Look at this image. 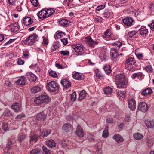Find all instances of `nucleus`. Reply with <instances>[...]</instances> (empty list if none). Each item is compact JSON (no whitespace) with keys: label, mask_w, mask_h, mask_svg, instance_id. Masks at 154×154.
I'll return each mask as SVG.
<instances>
[{"label":"nucleus","mask_w":154,"mask_h":154,"mask_svg":"<svg viewBox=\"0 0 154 154\" xmlns=\"http://www.w3.org/2000/svg\"><path fill=\"white\" fill-rule=\"evenodd\" d=\"M142 74L141 72L136 73L133 74L131 76L133 79H134L137 77L141 78L142 76Z\"/></svg>","instance_id":"c03bdc74"},{"label":"nucleus","mask_w":154,"mask_h":154,"mask_svg":"<svg viewBox=\"0 0 154 154\" xmlns=\"http://www.w3.org/2000/svg\"><path fill=\"white\" fill-rule=\"evenodd\" d=\"M113 139L117 142H122L124 141L123 138L118 134H115L113 137Z\"/></svg>","instance_id":"a878e982"},{"label":"nucleus","mask_w":154,"mask_h":154,"mask_svg":"<svg viewBox=\"0 0 154 154\" xmlns=\"http://www.w3.org/2000/svg\"><path fill=\"white\" fill-rule=\"evenodd\" d=\"M133 136L134 138L137 140L141 139L143 137V135L139 133H136L134 134Z\"/></svg>","instance_id":"473e14b6"},{"label":"nucleus","mask_w":154,"mask_h":154,"mask_svg":"<svg viewBox=\"0 0 154 154\" xmlns=\"http://www.w3.org/2000/svg\"><path fill=\"white\" fill-rule=\"evenodd\" d=\"M33 22L31 19L29 17H25L23 19V23L24 25L26 26H28L31 24Z\"/></svg>","instance_id":"412c9836"},{"label":"nucleus","mask_w":154,"mask_h":154,"mask_svg":"<svg viewBox=\"0 0 154 154\" xmlns=\"http://www.w3.org/2000/svg\"><path fill=\"white\" fill-rule=\"evenodd\" d=\"M72 47V51H74V53L77 55H81L84 53L83 47L80 44L73 45Z\"/></svg>","instance_id":"39448f33"},{"label":"nucleus","mask_w":154,"mask_h":154,"mask_svg":"<svg viewBox=\"0 0 154 154\" xmlns=\"http://www.w3.org/2000/svg\"><path fill=\"white\" fill-rule=\"evenodd\" d=\"M138 109L143 112H145L148 109V105L145 102H141L138 106Z\"/></svg>","instance_id":"0eeeda50"},{"label":"nucleus","mask_w":154,"mask_h":154,"mask_svg":"<svg viewBox=\"0 0 154 154\" xmlns=\"http://www.w3.org/2000/svg\"><path fill=\"white\" fill-rule=\"evenodd\" d=\"M144 69L149 73H152L153 72V69L151 65L147 66L144 68Z\"/></svg>","instance_id":"7c9ffc66"},{"label":"nucleus","mask_w":154,"mask_h":154,"mask_svg":"<svg viewBox=\"0 0 154 154\" xmlns=\"http://www.w3.org/2000/svg\"><path fill=\"white\" fill-rule=\"evenodd\" d=\"M25 135L23 134H20L18 136L17 139L18 140L21 141L25 138Z\"/></svg>","instance_id":"603ef678"},{"label":"nucleus","mask_w":154,"mask_h":154,"mask_svg":"<svg viewBox=\"0 0 154 154\" xmlns=\"http://www.w3.org/2000/svg\"><path fill=\"white\" fill-rule=\"evenodd\" d=\"M51 131L50 130H47L42 132L41 133V135L43 137H45L49 135Z\"/></svg>","instance_id":"a19ab883"},{"label":"nucleus","mask_w":154,"mask_h":154,"mask_svg":"<svg viewBox=\"0 0 154 154\" xmlns=\"http://www.w3.org/2000/svg\"><path fill=\"white\" fill-rule=\"evenodd\" d=\"M59 23L60 26L65 27L68 26L70 23V21L67 19H60L59 20Z\"/></svg>","instance_id":"4468645a"},{"label":"nucleus","mask_w":154,"mask_h":154,"mask_svg":"<svg viewBox=\"0 0 154 154\" xmlns=\"http://www.w3.org/2000/svg\"><path fill=\"white\" fill-rule=\"evenodd\" d=\"M60 53L63 55L66 56L69 54V52L67 51H61Z\"/></svg>","instance_id":"052dcab7"},{"label":"nucleus","mask_w":154,"mask_h":154,"mask_svg":"<svg viewBox=\"0 0 154 154\" xmlns=\"http://www.w3.org/2000/svg\"><path fill=\"white\" fill-rule=\"evenodd\" d=\"M128 106L132 110H134L136 108L135 100L133 99H129L128 101Z\"/></svg>","instance_id":"9d476101"},{"label":"nucleus","mask_w":154,"mask_h":154,"mask_svg":"<svg viewBox=\"0 0 154 154\" xmlns=\"http://www.w3.org/2000/svg\"><path fill=\"white\" fill-rule=\"evenodd\" d=\"M111 34L109 31L107 30L105 32L104 36L105 38H107V36H109Z\"/></svg>","instance_id":"338daca9"},{"label":"nucleus","mask_w":154,"mask_h":154,"mask_svg":"<svg viewBox=\"0 0 154 154\" xmlns=\"http://www.w3.org/2000/svg\"><path fill=\"white\" fill-rule=\"evenodd\" d=\"M38 139V136L34 134L30 137V142L31 143H33L35 142Z\"/></svg>","instance_id":"2f4dec72"},{"label":"nucleus","mask_w":154,"mask_h":154,"mask_svg":"<svg viewBox=\"0 0 154 154\" xmlns=\"http://www.w3.org/2000/svg\"><path fill=\"white\" fill-rule=\"evenodd\" d=\"M105 7V5H100L98 6L96 9V10L97 11H99L103 9Z\"/></svg>","instance_id":"4d7b16f0"},{"label":"nucleus","mask_w":154,"mask_h":154,"mask_svg":"<svg viewBox=\"0 0 154 154\" xmlns=\"http://www.w3.org/2000/svg\"><path fill=\"white\" fill-rule=\"evenodd\" d=\"M145 123L147 127L152 128L154 126V122L153 120H146Z\"/></svg>","instance_id":"bb28decb"},{"label":"nucleus","mask_w":154,"mask_h":154,"mask_svg":"<svg viewBox=\"0 0 154 154\" xmlns=\"http://www.w3.org/2000/svg\"><path fill=\"white\" fill-rule=\"evenodd\" d=\"M46 144L48 147L51 148L55 147L56 146V143L52 139L47 141L46 142Z\"/></svg>","instance_id":"393cba45"},{"label":"nucleus","mask_w":154,"mask_h":154,"mask_svg":"<svg viewBox=\"0 0 154 154\" xmlns=\"http://www.w3.org/2000/svg\"><path fill=\"white\" fill-rule=\"evenodd\" d=\"M31 2L35 6H37L38 5V2L37 0H31Z\"/></svg>","instance_id":"e2e57ef3"},{"label":"nucleus","mask_w":154,"mask_h":154,"mask_svg":"<svg viewBox=\"0 0 154 154\" xmlns=\"http://www.w3.org/2000/svg\"><path fill=\"white\" fill-rule=\"evenodd\" d=\"M153 92L151 88H146L143 89L141 92V94L144 96L151 94Z\"/></svg>","instance_id":"dca6fc26"},{"label":"nucleus","mask_w":154,"mask_h":154,"mask_svg":"<svg viewBox=\"0 0 154 154\" xmlns=\"http://www.w3.org/2000/svg\"><path fill=\"white\" fill-rule=\"evenodd\" d=\"M103 69L106 74L108 75H109L111 72L110 67V66L108 65H105L103 68Z\"/></svg>","instance_id":"f704fd0d"},{"label":"nucleus","mask_w":154,"mask_h":154,"mask_svg":"<svg viewBox=\"0 0 154 154\" xmlns=\"http://www.w3.org/2000/svg\"><path fill=\"white\" fill-rule=\"evenodd\" d=\"M148 30L146 28V27L142 26L137 31V33L138 34L144 37L148 34Z\"/></svg>","instance_id":"6e6552de"},{"label":"nucleus","mask_w":154,"mask_h":154,"mask_svg":"<svg viewBox=\"0 0 154 154\" xmlns=\"http://www.w3.org/2000/svg\"><path fill=\"white\" fill-rule=\"evenodd\" d=\"M21 106L20 104L15 103L12 105L11 108L15 112H17L20 110Z\"/></svg>","instance_id":"5701e85b"},{"label":"nucleus","mask_w":154,"mask_h":154,"mask_svg":"<svg viewBox=\"0 0 154 154\" xmlns=\"http://www.w3.org/2000/svg\"><path fill=\"white\" fill-rule=\"evenodd\" d=\"M29 55L28 54L23 53L22 56V58L24 59H27L29 57Z\"/></svg>","instance_id":"0e129e2a"},{"label":"nucleus","mask_w":154,"mask_h":154,"mask_svg":"<svg viewBox=\"0 0 154 154\" xmlns=\"http://www.w3.org/2000/svg\"><path fill=\"white\" fill-rule=\"evenodd\" d=\"M85 40L86 44L91 47H94L97 43L96 39L94 40L89 36L86 37Z\"/></svg>","instance_id":"423d86ee"},{"label":"nucleus","mask_w":154,"mask_h":154,"mask_svg":"<svg viewBox=\"0 0 154 154\" xmlns=\"http://www.w3.org/2000/svg\"><path fill=\"white\" fill-rule=\"evenodd\" d=\"M61 83L63 87L66 88H68L71 86V83L70 81L65 79L62 80Z\"/></svg>","instance_id":"f3484780"},{"label":"nucleus","mask_w":154,"mask_h":154,"mask_svg":"<svg viewBox=\"0 0 154 154\" xmlns=\"http://www.w3.org/2000/svg\"><path fill=\"white\" fill-rule=\"evenodd\" d=\"M150 29L152 30H154V20L152 21V23L149 25Z\"/></svg>","instance_id":"774afa93"},{"label":"nucleus","mask_w":154,"mask_h":154,"mask_svg":"<svg viewBox=\"0 0 154 154\" xmlns=\"http://www.w3.org/2000/svg\"><path fill=\"white\" fill-rule=\"evenodd\" d=\"M17 62L18 65H21L24 64V61L20 58H18L17 60Z\"/></svg>","instance_id":"6e6d98bb"},{"label":"nucleus","mask_w":154,"mask_h":154,"mask_svg":"<svg viewBox=\"0 0 154 154\" xmlns=\"http://www.w3.org/2000/svg\"><path fill=\"white\" fill-rule=\"evenodd\" d=\"M57 45L56 44H53L51 48V51H54L57 48Z\"/></svg>","instance_id":"69168bd1"},{"label":"nucleus","mask_w":154,"mask_h":154,"mask_svg":"<svg viewBox=\"0 0 154 154\" xmlns=\"http://www.w3.org/2000/svg\"><path fill=\"white\" fill-rule=\"evenodd\" d=\"M87 138L90 141H93L94 140L96 134L95 133L92 134L87 133L86 134Z\"/></svg>","instance_id":"c756f323"},{"label":"nucleus","mask_w":154,"mask_h":154,"mask_svg":"<svg viewBox=\"0 0 154 154\" xmlns=\"http://www.w3.org/2000/svg\"><path fill=\"white\" fill-rule=\"evenodd\" d=\"M61 41L64 45H66L68 43V40L66 38H63L61 39Z\"/></svg>","instance_id":"680f3d73"},{"label":"nucleus","mask_w":154,"mask_h":154,"mask_svg":"<svg viewBox=\"0 0 154 154\" xmlns=\"http://www.w3.org/2000/svg\"><path fill=\"white\" fill-rule=\"evenodd\" d=\"M126 92L125 91H117V94L120 97L124 98L125 96V94Z\"/></svg>","instance_id":"e433bc0d"},{"label":"nucleus","mask_w":154,"mask_h":154,"mask_svg":"<svg viewBox=\"0 0 154 154\" xmlns=\"http://www.w3.org/2000/svg\"><path fill=\"white\" fill-rule=\"evenodd\" d=\"M135 15L137 17H139L140 16H143V12L138 10L135 12Z\"/></svg>","instance_id":"09e8293b"},{"label":"nucleus","mask_w":154,"mask_h":154,"mask_svg":"<svg viewBox=\"0 0 154 154\" xmlns=\"http://www.w3.org/2000/svg\"><path fill=\"white\" fill-rule=\"evenodd\" d=\"M38 40V35L35 33H33L32 35L26 38L25 43L28 45H31L34 43L36 42Z\"/></svg>","instance_id":"7ed1b4c3"},{"label":"nucleus","mask_w":154,"mask_h":154,"mask_svg":"<svg viewBox=\"0 0 154 154\" xmlns=\"http://www.w3.org/2000/svg\"><path fill=\"white\" fill-rule=\"evenodd\" d=\"M72 128V126L69 123H66L63 126L62 129L65 132H68L70 131Z\"/></svg>","instance_id":"aec40b11"},{"label":"nucleus","mask_w":154,"mask_h":154,"mask_svg":"<svg viewBox=\"0 0 154 154\" xmlns=\"http://www.w3.org/2000/svg\"><path fill=\"white\" fill-rule=\"evenodd\" d=\"M149 8L150 11H154V2L151 3L149 6Z\"/></svg>","instance_id":"864d4df0"},{"label":"nucleus","mask_w":154,"mask_h":154,"mask_svg":"<svg viewBox=\"0 0 154 154\" xmlns=\"http://www.w3.org/2000/svg\"><path fill=\"white\" fill-rule=\"evenodd\" d=\"M86 93L85 91L83 90L81 91L79 94V99L81 100L83 99L86 96Z\"/></svg>","instance_id":"72a5a7b5"},{"label":"nucleus","mask_w":154,"mask_h":154,"mask_svg":"<svg viewBox=\"0 0 154 154\" xmlns=\"http://www.w3.org/2000/svg\"><path fill=\"white\" fill-rule=\"evenodd\" d=\"M94 20L97 23H102L103 22L102 18L99 16H97L95 17Z\"/></svg>","instance_id":"ea45409f"},{"label":"nucleus","mask_w":154,"mask_h":154,"mask_svg":"<svg viewBox=\"0 0 154 154\" xmlns=\"http://www.w3.org/2000/svg\"><path fill=\"white\" fill-rule=\"evenodd\" d=\"M108 126H106L105 128L104 131H103L102 136L104 138H106L108 135Z\"/></svg>","instance_id":"4c0bfd02"},{"label":"nucleus","mask_w":154,"mask_h":154,"mask_svg":"<svg viewBox=\"0 0 154 154\" xmlns=\"http://www.w3.org/2000/svg\"><path fill=\"white\" fill-rule=\"evenodd\" d=\"M136 63L135 60L133 58H129L127 59L125 62V63L127 65H133Z\"/></svg>","instance_id":"c85d7f7f"},{"label":"nucleus","mask_w":154,"mask_h":154,"mask_svg":"<svg viewBox=\"0 0 154 154\" xmlns=\"http://www.w3.org/2000/svg\"><path fill=\"white\" fill-rule=\"evenodd\" d=\"M72 76L74 79L77 80H81L84 78V76L83 75L77 72H75V73L73 74Z\"/></svg>","instance_id":"4be33fe9"},{"label":"nucleus","mask_w":154,"mask_h":154,"mask_svg":"<svg viewBox=\"0 0 154 154\" xmlns=\"http://www.w3.org/2000/svg\"><path fill=\"white\" fill-rule=\"evenodd\" d=\"M76 133L79 137H82L84 136V132L80 126L78 125L76 131Z\"/></svg>","instance_id":"6ab92c4d"},{"label":"nucleus","mask_w":154,"mask_h":154,"mask_svg":"<svg viewBox=\"0 0 154 154\" xmlns=\"http://www.w3.org/2000/svg\"><path fill=\"white\" fill-rule=\"evenodd\" d=\"M47 86L48 89L53 92L58 91L59 89L58 84L54 81H51L48 83Z\"/></svg>","instance_id":"20e7f679"},{"label":"nucleus","mask_w":154,"mask_h":154,"mask_svg":"<svg viewBox=\"0 0 154 154\" xmlns=\"http://www.w3.org/2000/svg\"><path fill=\"white\" fill-rule=\"evenodd\" d=\"M34 101L36 104L39 105L43 103H47L49 101V98L48 96L43 94L36 97Z\"/></svg>","instance_id":"f03ea898"},{"label":"nucleus","mask_w":154,"mask_h":154,"mask_svg":"<svg viewBox=\"0 0 154 154\" xmlns=\"http://www.w3.org/2000/svg\"><path fill=\"white\" fill-rule=\"evenodd\" d=\"M123 22L126 25L131 26L133 25L134 20L131 17H127L123 20Z\"/></svg>","instance_id":"ddd939ff"},{"label":"nucleus","mask_w":154,"mask_h":154,"mask_svg":"<svg viewBox=\"0 0 154 154\" xmlns=\"http://www.w3.org/2000/svg\"><path fill=\"white\" fill-rule=\"evenodd\" d=\"M47 15H48V17L52 15L54 12L55 10L54 9L49 8L46 10Z\"/></svg>","instance_id":"37998d69"},{"label":"nucleus","mask_w":154,"mask_h":154,"mask_svg":"<svg viewBox=\"0 0 154 154\" xmlns=\"http://www.w3.org/2000/svg\"><path fill=\"white\" fill-rule=\"evenodd\" d=\"M46 114L44 112H42L38 114L36 116V119L40 122H43L45 119Z\"/></svg>","instance_id":"2eb2a0df"},{"label":"nucleus","mask_w":154,"mask_h":154,"mask_svg":"<svg viewBox=\"0 0 154 154\" xmlns=\"http://www.w3.org/2000/svg\"><path fill=\"white\" fill-rule=\"evenodd\" d=\"M11 31L13 32H16L18 31L20 29V26L18 24L15 23L10 25Z\"/></svg>","instance_id":"f8f14e48"},{"label":"nucleus","mask_w":154,"mask_h":154,"mask_svg":"<svg viewBox=\"0 0 154 154\" xmlns=\"http://www.w3.org/2000/svg\"><path fill=\"white\" fill-rule=\"evenodd\" d=\"M104 92L105 94L109 95L112 92V89L109 87H106L104 89Z\"/></svg>","instance_id":"cd10ccee"},{"label":"nucleus","mask_w":154,"mask_h":154,"mask_svg":"<svg viewBox=\"0 0 154 154\" xmlns=\"http://www.w3.org/2000/svg\"><path fill=\"white\" fill-rule=\"evenodd\" d=\"M64 35V33L62 32H61L56 33V34L54 35V37L55 39H58L61 38Z\"/></svg>","instance_id":"79ce46f5"},{"label":"nucleus","mask_w":154,"mask_h":154,"mask_svg":"<svg viewBox=\"0 0 154 154\" xmlns=\"http://www.w3.org/2000/svg\"><path fill=\"white\" fill-rule=\"evenodd\" d=\"M116 78L117 82V85L118 88H124L125 87L127 82L125 79V76L124 74L117 75L116 76Z\"/></svg>","instance_id":"f257e3e1"},{"label":"nucleus","mask_w":154,"mask_h":154,"mask_svg":"<svg viewBox=\"0 0 154 154\" xmlns=\"http://www.w3.org/2000/svg\"><path fill=\"white\" fill-rule=\"evenodd\" d=\"M110 54L111 56H112L114 58H116L119 56L118 52V50L115 48H112L111 49Z\"/></svg>","instance_id":"b1692460"},{"label":"nucleus","mask_w":154,"mask_h":154,"mask_svg":"<svg viewBox=\"0 0 154 154\" xmlns=\"http://www.w3.org/2000/svg\"><path fill=\"white\" fill-rule=\"evenodd\" d=\"M26 75L29 80L31 81L34 82L36 79L37 77L35 75L31 72H27Z\"/></svg>","instance_id":"a211bd4d"},{"label":"nucleus","mask_w":154,"mask_h":154,"mask_svg":"<svg viewBox=\"0 0 154 154\" xmlns=\"http://www.w3.org/2000/svg\"><path fill=\"white\" fill-rule=\"evenodd\" d=\"M42 149L43 152L45 154H50V151L44 146H43L42 147Z\"/></svg>","instance_id":"3c124183"},{"label":"nucleus","mask_w":154,"mask_h":154,"mask_svg":"<svg viewBox=\"0 0 154 154\" xmlns=\"http://www.w3.org/2000/svg\"><path fill=\"white\" fill-rule=\"evenodd\" d=\"M49 75L54 78L57 77V75L56 72L53 71H50L49 73Z\"/></svg>","instance_id":"a18cd8bd"},{"label":"nucleus","mask_w":154,"mask_h":154,"mask_svg":"<svg viewBox=\"0 0 154 154\" xmlns=\"http://www.w3.org/2000/svg\"><path fill=\"white\" fill-rule=\"evenodd\" d=\"M122 43L120 42H116L113 44V45L115 46H117L119 48L122 45Z\"/></svg>","instance_id":"bf43d9fd"},{"label":"nucleus","mask_w":154,"mask_h":154,"mask_svg":"<svg viewBox=\"0 0 154 154\" xmlns=\"http://www.w3.org/2000/svg\"><path fill=\"white\" fill-rule=\"evenodd\" d=\"M103 17L104 18H108L110 16V13L107 10H106L104 11V13L103 14Z\"/></svg>","instance_id":"5fc2aeb1"},{"label":"nucleus","mask_w":154,"mask_h":154,"mask_svg":"<svg viewBox=\"0 0 154 154\" xmlns=\"http://www.w3.org/2000/svg\"><path fill=\"white\" fill-rule=\"evenodd\" d=\"M76 98V94L75 92H74L71 95V99L72 101L75 100Z\"/></svg>","instance_id":"8fccbe9b"},{"label":"nucleus","mask_w":154,"mask_h":154,"mask_svg":"<svg viewBox=\"0 0 154 154\" xmlns=\"http://www.w3.org/2000/svg\"><path fill=\"white\" fill-rule=\"evenodd\" d=\"M12 114L11 112L8 109H5L4 112L2 116H12Z\"/></svg>","instance_id":"58836bf2"},{"label":"nucleus","mask_w":154,"mask_h":154,"mask_svg":"<svg viewBox=\"0 0 154 154\" xmlns=\"http://www.w3.org/2000/svg\"><path fill=\"white\" fill-rule=\"evenodd\" d=\"M26 81V78L23 76H21L16 82V83L19 85L23 86L25 85Z\"/></svg>","instance_id":"9b49d317"},{"label":"nucleus","mask_w":154,"mask_h":154,"mask_svg":"<svg viewBox=\"0 0 154 154\" xmlns=\"http://www.w3.org/2000/svg\"><path fill=\"white\" fill-rule=\"evenodd\" d=\"M137 32L135 31H132L128 33V35L130 37L132 38L134 36L136 35Z\"/></svg>","instance_id":"13d9d810"},{"label":"nucleus","mask_w":154,"mask_h":154,"mask_svg":"<svg viewBox=\"0 0 154 154\" xmlns=\"http://www.w3.org/2000/svg\"><path fill=\"white\" fill-rule=\"evenodd\" d=\"M47 12L46 10L42 9L38 13L37 15L40 19H44L48 17V15H47Z\"/></svg>","instance_id":"1a4fd4ad"},{"label":"nucleus","mask_w":154,"mask_h":154,"mask_svg":"<svg viewBox=\"0 0 154 154\" xmlns=\"http://www.w3.org/2000/svg\"><path fill=\"white\" fill-rule=\"evenodd\" d=\"M40 151V149L39 148H36L32 149L30 151L31 154H39Z\"/></svg>","instance_id":"49530a36"},{"label":"nucleus","mask_w":154,"mask_h":154,"mask_svg":"<svg viewBox=\"0 0 154 154\" xmlns=\"http://www.w3.org/2000/svg\"><path fill=\"white\" fill-rule=\"evenodd\" d=\"M2 128L4 130L7 131L8 129V125L7 123L4 122L2 124Z\"/></svg>","instance_id":"de8ad7c7"},{"label":"nucleus","mask_w":154,"mask_h":154,"mask_svg":"<svg viewBox=\"0 0 154 154\" xmlns=\"http://www.w3.org/2000/svg\"><path fill=\"white\" fill-rule=\"evenodd\" d=\"M40 88L38 86H35L31 89V92L34 93H36L40 91Z\"/></svg>","instance_id":"c9c22d12"}]
</instances>
